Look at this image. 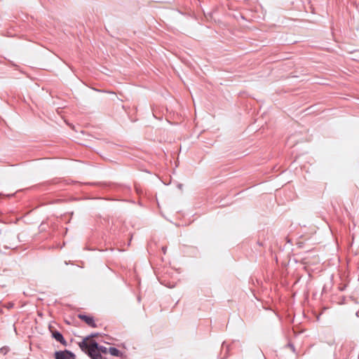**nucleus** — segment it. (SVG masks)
Instances as JSON below:
<instances>
[{
  "label": "nucleus",
  "mask_w": 359,
  "mask_h": 359,
  "mask_svg": "<svg viewBox=\"0 0 359 359\" xmlns=\"http://www.w3.org/2000/svg\"><path fill=\"white\" fill-rule=\"evenodd\" d=\"M81 349L87 353L92 359H102L98 349V344L95 341L84 339L79 344Z\"/></svg>",
  "instance_id": "1"
},
{
  "label": "nucleus",
  "mask_w": 359,
  "mask_h": 359,
  "mask_svg": "<svg viewBox=\"0 0 359 359\" xmlns=\"http://www.w3.org/2000/svg\"><path fill=\"white\" fill-rule=\"evenodd\" d=\"M98 349H99L100 353H102L106 354V353H109V348H107L104 346L98 345Z\"/></svg>",
  "instance_id": "6"
},
{
  "label": "nucleus",
  "mask_w": 359,
  "mask_h": 359,
  "mask_svg": "<svg viewBox=\"0 0 359 359\" xmlns=\"http://www.w3.org/2000/svg\"><path fill=\"white\" fill-rule=\"evenodd\" d=\"M79 318L84 321L88 325L95 327L96 325L95 323L94 319L92 316L84 315V314H79Z\"/></svg>",
  "instance_id": "3"
},
{
  "label": "nucleus",
  "mask_w": 359,
  "mask_h": 359,
  "mask_svg": "<svg viewBox=\"0 0 359 359\" xmlns=\"http://www.w3.org/2000/svg\"><path fill=\"white\" fill-rule=\"evenodd\" d=\"M55 359H74V355L69 351H57L55 354Z\"/></svg>",
  "instance_id": "2"
},
{
  "label": "nucleus",
  "mask_w": 359,
  "mask_h": 359,
  "mask_svg": "<svg viewBox=\"0 0 359 359\" xmlns=\"http://www.w3.org/2000/svg\"><path fill=\"white\" fill-rule=\"evenodd\" d=\"M109 353L114 356H118L120 354V351L114 347H110L109 348Z\"/></svg>",
  "instance_id": "5"
},
{
  "label": "nucleus",
  "mask_w": 359,
  "mask_h": 359,
  "mask_svg": "<svg viewBox=\"0 0 359 359\" xmlns=\"http://www.w3.org/2000/svg\"><path fill=\"white\" fill-rule=\"evenodd\" d=\"M53 337L57 341L60 342L62 345L66 346L67 341L64 339L62 334L57 330H50Z\"/></svg>",
  "instance_id": "4"
},
{
  "label": "nucleus",
  "mask_w": 359,
  "mask_h": 359,
  "mask_svg": "<svg viewBox=\"0 0 359 359\" xmlns=\"http://www.w3.org/2000/svg\"><path fill=\"white\" fill-rule=\"evenodd\" d=\"M161 250H162V252H163V254H165L166 253V250H167V247L163 246Z\"/></svg>",
  "instance_id": "7"
}]
</instances>
